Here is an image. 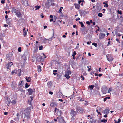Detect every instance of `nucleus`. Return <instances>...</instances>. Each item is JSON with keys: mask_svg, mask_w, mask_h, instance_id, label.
I'll list each match as a JSON object with an SVG mask.
<instances>
[{"mask_svg": "<svg viewBox=\"0 0 123 123\" xmlns=\"http://www.w3.org/2000/svg\"><path fill=\"white\" fill-rule=\"evenodd\" d=\"M31 111V110L30 107L28 108L26 110L25 112H24L25 120H27L30 117V112Z\"/></svg>", "mask_w": 123, "mask_h": 123, "instance_id": "nucleus-1", "label": "nucleus"}, {"mask_svg": "<svg viewBox=\"0 0 123 123\" xmlns=\"http://www.w3.org/2000/svg\"><path fill=\"white\" fill-rule=\"evenodd\" d=\"M76 111L78 113H82L83 111V109L81 107H77L76 108Z\"/></svg>", "mask_w": 123, "mask_h": 123, "instance_id": "nucleus-2", "label": "nucleus"}, {"mask_svg": "<svg viewBox=\"0 0 123 123\" xmlns=\"http://www.w3.org/2000/svg\"><path fill=\"white\" fill-rule=\"evenodd\" d=\"M107 88L105 86H104L102 88V92L103 93L106 94V91Z\"/></svg>", "mask_w": 123, "mask_h": 123, "instance_id": "nucleus-3", "label": "nucleus"}, {"mask_svg": "<svg viewBox=\"0 0 123 123\" xmlns=\"http://www.w3.org/2000/svg\"><path fill=\"white\" fill-rule=\"evenodd\" d=\"M107 57V60L109 61H112L113 59V57L111 56H109V55H107L106 56Z\"/></svg>", "mask_w": 123, "mask_h": 123, "instance_id": "nucleus-4", "label": "nucleus"}, {"mask_svg": "<svg viewBox=\"0 0 123 123\" xmlns=\"http://www.w3.org/2000/svg\"><path fill=\"white\" fill-rule=\"evenodd\" d=\"M28 91L29 94V95H31L32 94L33 92H34L35 90L34 89L33 90L31 88H30L28 89Z\"/></svg>", "mask_w": 123, "mask_h": 123, "instance_id": "nucleus-5", "label": "nucleus"}, {"mask_svg": "<svg viewBox=\"0 0 123 123\" xmlns=\"http://www.w3.org/2000/svg\"><path fill=\"white\" fill-rule=\"evenodd\" d=\"M22 4L25 6H27L28 5V1L27 0H23Z\"/></svg>", "mask_w": 123, "mask_h": 123, "instance_id": "nucleus-6", "label": "nucleus"}, {"mask_svg": "<svg viewBox=\"0 0 123 123\" xmlns=\"http://www.w3.org/2000/svg\"><path fill=\"white\" fill-rule=\"evenodd\" d=\"M71 112L70 113V115L72 117L75 116L76 114V112L73 110H71Z\"/></svg>", "mask_w": 123, "mask_h": 123, "instance_id": "nucleus-7", "label": "nucleus"}, {"mask_svg": "<svg viewBox=\"0 0 123 123\" xmlns=\"http://www.w3.org/2000/svg\"><path fill=\"white\" fill-rule=\"evenodd\" d=\"M12 65V62L8 63L6 65L7 68V69H9L11 67Z\"/></svg>", "mask_w": 123, "mask_h": 123, "instance_id": "nucleus-8", "label": "nucleus"}, {"mask_svg": "<svg viewBox=\"0 0 123 123\" xmlns=\"http://www.w3.org/2000/svg\"><path fill=\"white\" fill-rule=\"evenodd\" d=\"M16 15L17 17H20L21 16L22 14L20 11L18 10L16 13Z\"/></svg>", "mask_w": 123, "mask_h": 123, "instance_id": "nucleus-9", "label": "nucleus"}, {"mask_svg": "<svg viewBox=\"0 0 123 123\" xmlns=\"http://www.w3.org/2000/svg\"><path fill=\"white\" fill-rule=\"evenodd\" d=\"M105 34L103 33H101L99 36V38L100 39H103L105 36Z\"/></svg>", "mask_w": 123, "mask_h": 123, "instance_id": "nucleus-10", "label": "nucleus"}, {"mask_svg": "<svg viewBox=\"0 0 123 123\" xmlns=\"http://www.w3.org/2000/svg\"><path fill=\"white\" fill-rule=\"evenodd\" d=\"M63 9V7H61L60 8V9L59 10V12H58L60 13V14H62L61 16L60 17L62 18L63 16V14L61 12V11H62V9Z\"/></svg>", "mask_w": 123, "mask_h": 123, "instance_id": "nucleus-11", "label": "nucleus"}, {"mask_svg": "<svg viewBox=\"0 0 123 123\" xmlns=\"http://www.w3.org/2000/svg\"><path fill=\"white\" fill-rule=\"evenodd\" d=\"M109 109H106L103 111L104 113V114H108L109 112Z\"/></svg>", "mask_w": 123, "mask_h": 123, "instance_id": "nucleus-12", "label": "nucleus"}, {"mask_svg": "<svg viewBox=\"0 0 123 123\" xmlns=\"http://www.w3.org/2000/svg\"><path fill=\"white\" fill-rule=\"evenodd\" d=\"M18 10H17L14 8H13L12 10V12L13 13H16Z\"/></svg>", "mask_w": 123, "mask_h": 123, "instance_id": "nucleus-13", "label": "nucleus"}, {"mask_svg": "<svg viewBox=\"0 0 123 123\" xmlns=\"http://www.w3.org/2000/svg\"><path fill=\"white\" fill-rule=\"evenodd\" d=\"M74 5L75 6V7L76 9H78L80 8V7L79 4L75 3Z\"/></svg>", "mask_w": 123, "mask_h": 123, "instance_id": "nucleus-14", "label": "nucleus"}, {"mask_svg": "<svg viewBox=\"0 0 123 123\" xmlns=\"http://www.w3.org/2000/svg\"><path fill=\"white\" fill-rule=\"evenodd\" d=\"M80 13L82 15L83 14H86V12L83 10H81L80 12Z\"/></svg>", "mask_w": 123, "mask_h": 123, "instance_id": "nucleus-15", "label": "nucleus"}, {"mask_svg": "<svg viewBox=\"0 0 123 123\" xmlns=\"http://www.w3.org/2000/svg\"><path fill=\"white\" fill-rule=\"evenodd\" d=\"M23 83H22V81H20L18 85V86L19 87H21V86H22L23 87Z\"/></svg>", "mask_w": 123, "mask_h": 123, "instance_id": "nucleus-16", "label": "nucleus"}, {"mask_svg": "<svg viewBox=\"0 0 123 123\" xmlns=\"http://www.w3.org/2000/svg\"><path fill=\"white\" fill-rule=\"evenodd\" d=\"M21 69H18V71H17L16 73L17 74H18V76H21Z\"/></svg>", "mask_w": 123, "mask_h": 123, "instance_id": "nucleus-17", "label": "nucleus"}, {"mask_svg": "<svg viewBox=\"0 0 123 123\" xmlns=\"http://www.w3.org/2000/svg\"><path fill=\"white\" fill-rule=\"evenodd\" d=\"M116 86L117 87H118V88H119L120 87H121V84L120 83L118 82L116 85Z\"/></svg>", "mask_w": 123, "mask_h": 123, "instance_id": "nucleus-18", "label": "nucleus"}, {"mask_svg": "<svg viewBox=\"0 0 123 123\" xmlns=\"http://www.w3.org/2000/svg\"><path fill=\"white\" fill-rule=\"evenodd\" d=\"M30 98H31V99L30 100V101H28V103L29 104V105H31V102L33 100V98L32 96H31L30 97Z\"/></svg>", "mask_w": 123, "mask_h": 123, "instance_id": "nucleus-19", "label": "nucleus"}, {"mask_svg": "<svg viewBox=\"0 0 123 123\" xmlns=\"http://www.w3.org/2000/svg\"><path fill=\"white\" fill-rule=\"evenodd\" d=\"M37 68L38 69V71L39 72L41 71V67L40 66H37Z\"/></svg>", "mask_w": 123, "mask_h": 123, "instance_id": "nucleus-20", "label": "nucleus"}, {"mask_svg": "<svg viewBox=\"0 0 123 123\" xmlns=\"http://www.w3.org/2000/svg\"><path fill=\"white\" fill-rule=\"evenodd\" d=\"M7 22L8 23H10L11 21V19L10 18H8L7 19H6Z\"/></svg>", "mask_w": 123, "mask_h": 123, "instance_id": "nucleus-21", "label": "nucleus"}, {"mask_svg": "<svg viewBox=\"0 0 123 123\" xmlns=\"http://www.w3.org/2000/svg\"><path fill=\"white\" fill-rule=\"evenodd\" d=\"M28 55V53L27 51L25 52L23 55V56H26Z\"/></svg>", "mask_w": 123, "mask_h": 123, "instance_id": "nucleus-22", "label": "nucleus"}, {"mask_svg": "<svg viewBox=\"0 0 123 123\" xmlns=\"http://www.w3.org/2000/svg\"><path fill=\"white\" fill-rule=\"evenodd\" d=\"M89 63L88 61L87 60L85 59L84 62V65L87 64Z\"/></svg>", "mask_w": 123, "mask_h": 123, "instance_id": "nucleus-23", "label": "nucleus"}, {"mask_svg": "<svg viewBox=\"0 0 123 123\" xmlns=\"http://www.w3.org/2000/svg\"><path fill=\"white\" fill-rule=\"evenodd\" d=\"M97 9L99 10H100L101 8V7L100 5H98V6H97Z\"/></svg>", "mask_w": 123, "mask_h": 123, "instance_id": "nucleus-24", "label": "nucleus"}, {"mask_svg": "<svg viewBox=\"0 0 123 123\" xmlns=\"http://www.w3.org/2000/svg\"><path fill=\"white\" fill-rule=\"evenodd\" d=\"M107 99H110V98L109 97H107L104 98V100H103L104 101V102L106 101Z\"/></svg>", "mask_w": 123, "mask_h": 123, "instance_id": "nucleus-25", "label": "nucleus"}, {"mask_svg": "<svg viewBox=\"0 0 123 123\" xmlns=\"http://www.w3.org/2000/svg\"><path fill=\"white\" fill-rule=\"evenodd\" d=\"M47 84L48 85V86H49V87H51L52 84V83L51 82H48L47 83Z\"/></svg>", "mask_w": 123, "mask_h": 123, "instance_id": "nucleus-26", "label": "nucleus"}, {"mask_svg": "<svg viewBox=\"0 0 123 123\" xmlns=\"http://www.w3.org/2000/svg\"><path fill=\"white\" fill-rule=\"evenodd\" d=\"M45 6L47 7L48 8H49L50 6V5L49 4L48 2L45 3Z\"/></svg>", "mask_w": 123, "mask_h": 123, "instance_id": "nucleus-27", "label": "nucleus"}, {"mask_svg": "<svg viewBox=\"0 0 123 123\" xmlns=\"http://www.w3.org/2000/svg\"><path fill=\"white\" fill-rule=\"evenodd\" d=\"M94 86V85H89V88L91 90L93 88V87Z\"/></svg>", "mask_w": 123, "mask_h": 123, "instance_id": "nucleus-28", "label": "nucleus"}, {"mask_svg": "<svg viewBox=\"0 0 123 123\" xmlns=\"http://www.w3.org/2000/svg\"><path fill=\"white\" fill-rule=\"evenodd\" d=\"M27 35V32L26 31H23V35L24 37H25Z\"/></svg>", "mask_w": 123, "mask_h": 123, "instance_id": "nucleus-29", "label": "nucleus"}, {"mask_svg": "<svg viewBox=\"0 0 123 123\" xmlns=\"http://www.w3.org/2000/svg\"><path fill=\"white\" fill-rule=\"evenodd\" d=\"M22 59L23 60H24V61L25 62L26 60V56H23V55L22 57Z\"/></svg>", "mask_w": 123, "mask_h": 123, "instance_id": "nucleus-30", "label": "nucleus"}, {"mask_svg": "<svg viewBox=\"0 0 123 123\" xmlns=\"http://www.w3.org/2000/svg\"><path fill=\"white\" fill-rule=\"evenodd\" d=\"M91 70V66H88V71L90 72Z\"/></svg>", "mask_w": 123, "mask_h": 123, "instance_id": "nucleus-31", "label": "nucleus"}, {"mask_svg": "<svg viewBox=\"0 0 123 123\" xmlns=\"http://www.w3.org/2000/svg\"><path fill=\"white\" fill-rule=\"evenodd\" d=\"M65 77L67 79H68L70 78V76L68 74H65Z\"/></svg>", "mask_w": 123, "mask_h": 123, "instance_id": "nucleus-32", "label": "nucleus"}, {"mask_svg": "<svg viewBox=\"0 0 123 123\" xmlns=\"http://www.w3.org/2000/svg\"><path fill=\"white\" fill-rule=\"evenodd\" d=\"M14 83H13L11 85V86L12 88V89H14L15 88V86H14Z\"/></svg>", "mask_w": 123, "mask_h": 123, "instance_id": "nucleus-33", "label": "nucleus"}, {"mask_svg": "<svg viewBox=\"0 0 123 123\" xmlns=\"http://www.w3.org/2000/svg\"><path fill=\"white\" fill-rule=\"evenodd\" d=\"M53 74L54 75H56V72H57V71L56 70H54L53 71Z\"/></svg>", "mask_w": 123, "mask_h": 123, "instance_id": "nucleus-34", "label": "nucleus"}, {"mask_svg": "<svg viewBox=\"0 0 123 123\" xmlns=\"http://www.w3.org/2000/svg\"><path fill=\"white\" fill-rule=\"evenodd\" d=\"M79 22L80 23V24L81 25V27H83L84 26V25L83 23L82 22H80L79 21Z\"/></svg>", "mask_w": 123, "mask_h": 123, "instance_id": "nucleus-35", "label": "nucleus"}, {"mask_svg": "<svg viewBox=\"0 0 123 123\" xmlns=\"http://www.w3.org/2000/svg\"><path fill=\"white\" fill-rule=\"evenodd\" d=\"M40 7V6H35V8L36 9H39Z\"/></svg>", "mask_w": 123, "mask_h": 123, "instance_id": "nucleus-36", "label": "nucleus"}, {"mask_svg": "<svg viewBox=\"0 0 123 123\" xmlns=\"http://www.w3.org/2000/svg\"><path fill=\"white\" fill-rule=\"evenodd\" d=\"M62 118V117L61 116H59V117H57V119H58V121H60V119H61Z\"/></svg>", "mask_w": 123, "mask_h": 123, "instance_id": "nucleus-37", "label": "nucleus"}, {"mask_svg": "<svg viewBox=\"0 0 123 123\" xmlns=\"http://www.w3.org/2000/svg\"><path fill=\"white\" fill-rule=\"evenodd\" d=\"M67 73L68 75H69L71 74V72L70 70H68L67 72Z\"/></svg>", "mask_w": 123, "mask_h": 123, "instance_id": "nucleus-38", "label": "nucleus"}, {"mask_svg": "<svg viewBox=\"0 0 123 123\" xmlns=\"http://www.w3.org/2000/svg\"><path fill=\"white\" fill-rule=\"evenodd\" d=\"M107 120L106 119V120L103 119V120H101V122H103V123H105L106 122H107Z\"/></svg>", "mask_w": 123, "mask_h": 123, "instance_id": "nucleus-39", "label": "nucleus"}, {"mask_svg": "<svg viewBox=\"0 0 123 123\" xmlns=\"http://www.w3.org/2000/svg\"><path fill=\"white\" fill-rule=\"evenodd\" d=\"M92 44L94 45L95 47H97V43H92Z\"/></svg>", "mask_w": 123, "mask_h": 123, "instance_id": "nucleus-40", "label": "nucleus"}, {"mask_svg": "<svg viewBox=\"0 0 123 123\" xmlns=\"http://www.w3.org/2000/svg\"><path fill=\"white\" fill-rule=\"evenodd\" d=\"M98 16L100 17H101L103 16V14L102 13H98Z\"/></svg>", "mask_w": 123, "mask_h": 123, "instance_id": "nucleus-41", "label": "nucleus"}, {"mask_svg": "<svg viewBox=\"0 0 123 123\" xmlns=\"http://www.w3.org/2000/svg\"><path fill=\"white\" fill-rule=\"evenodd\" d=\"M76 52L75 51H74L73 52L72 56H75V55H76Z\"/></svg>", "mask_w": 123, "mask_h": 123, "instance_id": "nucleus-42", "label": "nucleus"}, {"mask_svg": "<svg viewBox=\"0 0 123 123\" xmlns=\"http://www.w3.org/2000/svg\"><path fill=\"white\" fill-rule=\"evenodd\" d=\"M29 79H30V78L29 77H28V78L26 79V80L27 82H30L31 81L30 80H29Z\"/></svg>", "mask_w": 123, "mask_h": 123, "instance_id": "nucleus-43", "label": "nucleus"}, {"mask_svg": "<svg viewBox=\"0 0 123 123\" xmlns=\"http://www.w3.org/2000/svg\"><path fill=\"white\" fill-rule=\"evenodd\" d=\"M35 123H40V121L38 119H36L35 121Z\"/></svg>", "mask_w": 123, "mask_h": 123, "instance_id": "nucleus-44", "label": "nucleus"}, {"mask_svg": "<svg viewBox=\"0 0 123 123\" xmlns=\"http://www.w3.org/2000/svg\"><path fill=\"white\" fill-rule=\"evenodd\" d=\"M29 85H28V84L27 83H26L25 85V87L26 88H28L29 86Z\"/></svg>", "mask_w": 123, "mask_h": 123, "instance_id": "nucleus-45", "label": "nucleus"}, {"mask_svg": "<svg viewBox=\"0 0 123 123\" xmlns=\"http://www.w3.org/2000/svg\"><path fill=\"white\" fill-rule=\"evenodd\" d=\"M55 104L54 103H51L50 105L51 106L53 107L54 106Z\"/></svg>", "mask_w": 123, "mask_h": 123, "instance_id": "nucleus-46", "label": "nucleus"}, {"mask_svg": "<svg viewBox=\"0 0 123 123\" xmlns=\"http://www.w3.org/2000/svg\"><path fill=\"white\" fill-rule=\"evenodd\" d=\"M54 20L53 21V22H55V21L56 20L57 18L55 16H54Z\"/></svg>", "mask_w": 123, "mask_h": 123, "instance_id": "nucleus-47", "label": "nucleus"}, {"mask_svg": "<svg viewBox=\"0 0 123 123\" xmlns=\"http://www.w3.org/2000/svg\"><path fill=\"white\" fill-rule=\"evenodd\" d=\"M43 46L42 45H41L39 47V50H42L43 49Z\"/></svg>", "mask_w": 123, "mask_h": 123, "instance_id": "nucleus-48", "label": "nucleus"}, {"mask_svg": "<svg viewBox=\"0 0 123 123\" xmlns=\"http://www.w3.org/2000/svg\"><path fill=\"white\" fill-rule=\"evenodd\" d=\"M117 12L119 14L121 15L122 14L121 12V11H120L119 10L117 11Z\"/></svg>", "mask_w": 123, "mask_h": 123, "instance_id": "nucleus-49", "label": "nucleus"}, {"mask_svg": "<svg viewBox=\"0 0 123 123\" xmlns=\"http://www.w3.org/2000/svg\"><path fill=\"white\" fill-rule=\"evenodd\" d=\"M52 40V38H49V39H46V38L44 39V40H48V41H51Z\"/></svg>", "mask_w": 123, "mask_h": 123, "instance_id": "nucleus-50", "label": "nucleus"}, {"mask_svg": "<svg viewBox=\"0 0 123 123\" xmlns=\"http://www.w3.org/2000/svg\"><path fill=\"white\" fill-rule=\"evenodd\" d=\"M94 72L93 71H92L90 73V74L92 75H93L94 73Z\"/></svg>", "mask_w": 123, "mask_h": 123, "instance_id": "nucleus-51", "label": "nucleus"}, {"mask_svg": "<svg viewBox=\"0 0 123 123\" xmlns=\"http://www.w3.org/2000/svg\"><path fill=\"white\" fill-rule=\"evenodd\" d=\"M16 116H17V118H18V119L19 118V114L18 113H17L16 114Z\"/></svg>", "mask_w": 123, "mask_h": 123, "instance_id": "nucleus-52", "label": "nucleus"}, {"mask_svg": "<svg viewBox=\"0 0 123 123\" xmlns=\"http://www.w3.org/2000/svg\"><path fill=\"white\" fill-rule=\"evenodd\" d=\"M112 90V88H110L108 91V93H110V92Z\"/></svg>", "mask_w": 123, "mask_h": 123, "instance_id": "nucleus-53", "label": "nucleus"}, {"mask_svg": "<svg viewBox=\"0 0 123 123\" xmlns=\"http://www.w3.org/2000/svg\"><path fill=\"white\" fill-rule=\"evenodd\" d=\"M108 6V5L107 3L105 4V5H104V6L105 7H107Z\"/></svg>", "mask_w": 123, "mask_h": 123, "instance_id": "nucleus-54", "label": "nucleus"}, {"mask_svg": "<svg viewBox=\"0 0 123 123\" xmlns=\"http://www.w3.org/2000/svg\"><path fill=\"white\" fill-rule=\"evenodd\" d=\"M1 3L2 4H4L5 3V0H2L1 1Z\"/></svg>", "mask_w": 123, "mask_h": 123, "instance_id": "nucleus-55", "label": "nucleus"}, {"mask_svg": "<svg viewBox=\"0 0 123 123\" xmlns=\"http://www.w3.org/2000/svg\"><path fill=\"white\" fill-rule=\"evenodd\" d=\"M21 47H19L18 49V51L19 52H20L21 51Z\"/></svg>", "mask_w": 123, "mask_h": 123, "instance_id": "nucleus-56", "label": "nucleus"}, {"mask_svg": "<svg viewBox=\"0 0 123 123\" xmlns=\"http://www.w3.org/2000/svg\"><path fill=\"white\" fill-rule=\"evenodd\" d=\"M41 16L42 18H43L44 17V16H43V14L42 13L41 14Z\"/></svg>", "mask_w": 123, "mask_h": 123, "instance_id": "nucleus-57", "label": "nucleus"}, {"mask_svg": "<svg viewBox=\"0 0 123 123\" xmlns=\"http://www.w3.org/2000/svg\"><path fill=\"white\" fill-rule=\"evenodd\" d=\"M121 121V119H120L119 118L118 119V121L117 122V123H119Z\"/></svg>", "mask_w": 123, "mask_h": 123, "instance_id": "nucleus-58", "label": "nucleus"}, {"mask_svg": "<svg viewBox=\"0 0 123 123\" xmlns=\"http://www.w3.org/2000/svg\"><path fill=\"white\" fill-rule=\"evenodd\" d=\"M80 18H77V19H76V21H78V20H80Z\"/></svg>", "mask_w": 123, "mask_h": 123, "instance_id": "nucleus-59", "label": "nucleus"}, {"mask_svg": "<svg viewBox=\"0 0 123 123\" xmlns=\"http://www.w3.org/2000/svg\"><path fill=\"white\" fill-rule=\"evenodd\" d=\"M86 23L89 25H90V22H89V21H87L86 22Z\"/></svg>", "mask_w": 123, "mask_h": 123, "instance_id": "nucleus-60", "label": "nucleus"}, {"mask_svg": "<svg viewBox=\"0 0 123 123\" xmlns=\"http://www.w3.org/2000/svg\"><path fill=\"white\" fill-rule=\"evenodd\" d=\"M91 43V41L88 42H87V44H90Z\"/></svg>", "mask_w": 123, "mask_h": 123, "instance_id": "nucleus-61", "label": "nucleus"}, {"mask_svg": "<svg viewBox=\"0 0 123 123\" xmlns=\"http://www.w3.org/2000/svg\"><path fill=\"white\" fill-rule=\"evenodd\" d=\"M78 100L80 101H83V100L82 99L80 98H79Z\"/></svg>", "mask_w": 123, "mask_h": 123, "instance_id": "nucleus-62", "label": "nucleus"}, {"mask_svg": "<svg viewBox=\"0 0 123 123\" xmlns=\"http://www.w3.org/2000/svg\"><path fill=\"white\" fill-rule=\"evenodd\" d=\"M49 94L51 95H52L53 94V92L51 91H49Z\"/></svg>", "mask_w": 123, "mask_h": 123, "instance_id": "nucleus-63", "label": "nucleus"}, {"mask_svg": "<svg viewBox=\"0 0 123 123\" xmlns=\"http://www.w3.org/2000/svg\"><path fill=\"white\" fill-rule=\"evenodd\" d=\"M4 26L5 27H7L8 26V25H7L4 24Z\"/></svg>", "mask_w": 123, "mask_h": 123, "instance_id": "nucleus-64", "label": "nucleus"}]
</instances>
